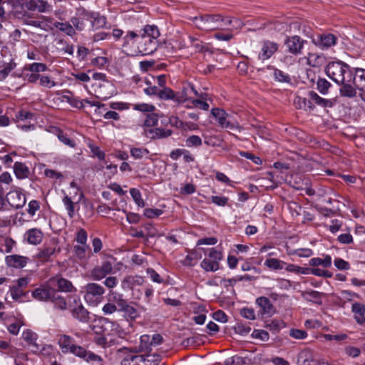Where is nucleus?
<instances>
[{"instance_id": "obj_1", "label": "nucleus", "mask_w": 365, "mask_h": 365, "mask_svg": "<svg viewBox=\"0 0 365 365\" xmlns=\"http://www.w3.org/2000/svg\"><path fill=\"white\" fill-rule=\"evenodd\" d=\"M159 37L156 26L146 25L138 31H128L123 37V48L132 56L152 54L158 48Z\"/></svg>"}, {"instance_id": "obj_2", "label": "nucleus", "mask_w": 365, "mask_h": 365, "mask_svg": "<svg viewBox=\"0 0 365 365\" xmlns=\"http://www.w3.org/2000/svg\"><path fill=\"white\" fill-rule=\"evenodd\" d=\"M133 304V302L124 299L122 294L111 291L108 302L102 308V312L105 315H110L117 312H123L124 317L128 320H134L139 317V312Z\"/></svg>"}, {"instance_id": "obj_3", "label": "nucleus", "mask_w": 365, "mask_h": 365, "mask_svg": "<svg viewBox=\"0 0 365 365\" xmlns=\"http://www.w3.org/2000/svg\"><path fill=\"white\" fill-rule=\"evenodd\" d=\"M58 344L63 354L71 353L92 365H103V359L101 356L76 345L74 339L68 335L59 336Z\"/></svg>"}, {"instance_id": "obj_4", "label": "nucleus", "mask_w": 365, "mask_h": 365, "mask_svg": "<svg viewBox=\"0 0 365 365\" xmlns=\"http://www.w3.org/2000/svg\"><path fill=\"white\" fill-rule=\"evenodd\" d=\"M327 75L336 83L352 82L353 73L349 65L342 61H333L327 64L325 68Z\"/></svg>"}, {"instance_id": "obj_5", "label": "nucleus", "mask_w": 365, "mask_h": 365, "mask_svg": "<svg viewBox=\"0 0 365 365\" xmlns=\"http://www.w3.org/2000/svg\"><path fill=\"white\" fill-rule=\"evenodd\" d=\"M223 16L219 14L205 15L194 19L195 26L204 31H212L224 27Z\"/></svg>"}, {"instance_id": "obj_6", "label": "nucleus", "mask_w": 365, "mask_h": 365, "mask_svg": "<svg viewBox=\"0 0 365 365\" xmlns=\"http://www.w3.org/2000/svg\"><path fill=\"white\" fill-rule=\"evenodd\" d=\"M83 289L84 299L88 304L96 307L102 302L105 293L103 286L92 282L87 284Z\"/></svg>"}, {"instance_id": "obj_7", "label": "nucleus", "mask_w": 365, "mask_h": 365, "mask_svg": "<svg viewBox=\"0 0 365 365\" xmlns=\"http://www.w3.org/2000/svg\"><path fill=\"white\" fill-rule=\"evenodd\" d=\"M73 302L70 303L72 317L83 323L88 322L90 319L89 312L83 307L78 297H72Z\"/></svg>"}, {"instance_id": "obj_8", "label": "nucleus", "mask_w": 365, "mask_h": 365, "mask_svg": "<svg viewBox=\"0 0 365 365\" xmlns=\"http://www.w3.org/2000/svg\"><path fill=\"white\" fill-rule=\"evenodd\" d=\"M6 202L12 207L19 209L24 206L26 202V198L22 193L21 188L14 187L6 195Z\"/></svg>"}, {"instance_id": "obj_9", "label": "nucleus", "mask_w": 365, "mask_h": 365, "mask_svg": "<svg viewBox=\"0 0 365 365\" xmlns=\"http://www.w3.org/2000/svg\"><path fill=\"white\" fill-rule=\"evenodd\" d=\"M337 38L331 34H318L312 39V43L321 49H327L336 43Z\"/></svg>"}, {"instance_id": "obj_10", "label": "nucleus", "mask_w": 365, "mask_h": 365, "mask_svg": "<svg viewBox=\"0 0 365 365\" xmlns=\"http://www.w3.org/2000/svg\"><path fill=\"white\" fill-rule=\"evenodd\" d=\"M211 114L217 120L218 124L223 128L234 129L236 128L235 122L229 119V115L225 111L220 108H212Z\"/></svg>"}, {"instance_id": "obj_11", "label": "nucleus", "mask_w": 365, "mask_h": 365, "mask_svg": "<svg viewBox=\"0 0 365 365\" xmlns=\"http://www.w3.org/2000/svg\"><path fill=\"white\" fill-rule=\"evenodd\" d=\"M304 42L306 41L302 40L299 36H292L285 40L284 44L290 53L299 55L302 53Z\"/></svg>"}, {"instance_id": "obj_12", "label": "nucleus", "mask_w": 365, "mask_h": 365, "mask_svg": "<svg viewBox=\"0 0 365 365\" xmlns=\"http://www.w3.org/2000/svg\"><path fill=\"white\" fill-rule=\"evenodd\" d=\"M113 265L108 262H104L100 266H96L91 272V277L94 280H101L106 275L112 273Z\"/></svg>"}, {"instance_id": "obj_13", "label": "nucleus", "mask_w": 365, "mask_h": 365, "mask_svg": "<svg viewBox=\"0 0 365 365\" xmlns=\"http://www.w3.org/2000/svg\"><path fill=\"white\" fill-rule=\"evenodd\" d=\"M50 283L52 285L56 286L58 288L57 291L59 292H72L76 291L71 282L63 277H53L50 279Z\"/></svg>"}, {"instance_id": "obj_14", "label": "nucleus", "mask_w": 365, "mask_h": 365, "mask_svg": "<svg viewBox=\"0 0 365 365\" xmlns=\"http://www.w3.org/2000/svg\"><path fill=\"white\" fill-rule=\"evenodd\" d=\"M307 96L310 98L313 105H317L322 108H332L336 101L335 99H326L322 98L317 93L312 91L308 93Z\"/></svg>"}, {"instance_id": "obj_15", "label": "nucleus", "mask_w": 365, "mask_h": 365, "mask_svg": "<svg viewBox=\"0 0 365 365\" xmlns=\"http://www.w3.org/2000/svg\"><path fill=\"white\" fill-rule=\"evenodd\" d=\"M278 49L276 43L272 41H264L262 47V51L259 53L258 58L262 61L269 58Z\"/></svg>"}, {"instance_id": "obj_16", "label": "nucleus", "mask_w": 365, "mask_h": 365, "mask_svg": "<svg viewBox=\"0 0 365 365\" xmlns=\"http://www.w3.org/2000/svg\"><path fill=\"white\" fill-rule=\"evenodd\" d=\"M22 338L26 341L32 352L36 353L41 351L40 346L36 343L38 336L36 333L27 329L23 332Z\"/></svg>"}, {"instance_id": "obj_17", "label": "nucleus", "mask_w": 365, "mask_h": 365, "mask_svg": "<svg viewBox=\"0 0 365 365\" xmlns=\"http://www.w3.org/2000/svg\"><path fill=\"white\" fill-rule=\"evenodd\" d=\"M172 133L173 132L171 130H165L160 128H157L155 129L145 128L144 130L145 135L152 140L169 137L172 135Z\"/></svg>"}, {"instance_id": "obj_18", "label": "nucleus", "mask_w": 365, "mask_h": 365, "mask_svg": "<svg viewBox=\"0 0 365 365\" xmlns=\"http://www.w3.org/2000/svg\"><path fill=\"white\" fill-rule=\"evenodd\" d=\"M5 260L9 267L14 268H23L26 265L29 258L18 255H13L6 256Z\"/></svg>"}, {"instance_id": "obj_19", "label": "nucleus", "mask_w": 365, "mask_h": 365, "mask_svg": "<svg viewBox=\"0 0 365 365\" xmlns=\"http://www.w3.org/2000/svg\"><path fill=\"white\" fill-rule=\"evenodd\" d=\"M85 19L91 21L93 29L103 28L106 24V17L101 16L98 13H86L85 14Z\"/></svg>"}, {"instance_id": "obj_20", "label": "nucleus", "mask_w": 365, "mask_h": 365, "mask_svg": "<svg viewBox=\"0 0 365 365\" xmlns=\"http://www.w3.org/2000/svg\"><path fill=\"white\" fill-rule=\"evenodd\" d=\"M26 7L31 11H37L43 13L49 9L50 6L43 0H29L26 3Z\"/></svg>"}, {"instance_id": "obj_21", "label": "nucleus", "mask_w": 365, "mask_h": 365, "mask_svg": "<svg viewBox=\"0 0 365 365\" xmlns=\"http://www.w3.org/2000/svg\"><path fill=\"white\" fill-rule=\"evenodd\" d=\"M257 304L260 307L263 314L271 316L274 313V309L270 300L265 297H260L256 299Z\"/></svg>"}, {"instance_id": "obj_22", "label": "nucleus", "mask_w": 365, "mask_h": 365, "mask_svg": "<svg viewBox=\"0 0 365 365\" xmlns=\"http://www.w3.org/2000/svg\"><path fill=\"white\" fill-rule=\"evenodd\" d=\"M24 238L31 245H38L43 240V233L39 229H30L25 233Z\"/></svg>"}, {"instance_id": "obj_23", "label": "nucleus", "mask_w": 365, "mask_h": 365, "mask_svg": "<svg viewBox=\"0 0 365 365\" xmlns=\"http://www.w3.org/2000/svg\"><path fill=\"white\" fill-rule=\"evenodd\" d=\"M49 302L53 304L55 309L61 311H64L67 309L66 299L59 294L57 290H53Z\"/></svg>"}, {"instance_id": "obj_24", "label": "nucleus", "mask_w": 365, "mask_h": 365, "mask_svg": "<svg viewBox=\"0 0 365 365\" xmlns=\"http://www.w3.org/2000/svg\"><path fill=\"white\" fill-rule=\"evenodd\" d=\"M53 289L48 287H41L34 289L31 294L32 297L38 301H49Z\"/></svg>"}, {"instance_id": "obj_25", "label": "nucleus", "mask_w": 365, "mask_h": 365, "mask_svg": "<svg viewBox=\"0 0 365 365\" xmlns=\"http://www.w3.org/2000/svg\"><path fill=\"white\" fill-rule=\"evenodd\" d=\"M351 311L358 324H362L365 322V306L363 304L354 303L351 306Z\"/></svg>"}, {"instance_id": "obj_26", "label": "nucleus", "mask_w": 365, "mask_h": 365, "mask_svg": "<svg viewBox=\"0 0 365 365\" xmlns=\"http://www.w3.org/2000/svg\"><path fill=\"white\" fill-rule=\"evenodd\" d=\"M143 279L142 277L138 276H128L125 277L122 282L121 287L124 290L131 289L135 286H138L142 284Z\"/></svg>"}, {"instance_id": "obj_27", "label": "nucleus", "mask_w": 365, "mask_h": 365, "mask_svg": "<svg viewBox=\"0 0 365 365\" xmlns=\"http://www.w3.org/2000/svg\"><path fill=\"white\" fill-rule=\"evenodd\" d=\"M302 297L308 301L312 302L317 304H322V297L323 293L315 290L305 291L302 293Z\"/></svg>"}, {"instance_id": "obj_28", "label": "nucleus", "mask_w": 365, "mask_h": 365, "mask_svg": "<svg viewBox=\"0 0 365 365\" xmlns=\"http://www.w3.org/2000/svg\"><path fill=\"white\" fill-rule=\"evenodd\" d=\"M294 103L296 107L299 109L312 110L314 108V105H313L308 96L307 98L297 96L295 98Z\"/></svg>"}, {"instance_id": "obj_29", "label": "nucleus", "mask_w": 365, "mask_h": 365, "mask_svg": "<svg viewBox=\"0 0 365 365\" xmlns=\"http://www.w3.org/2000/svg\"><path fill=\"white\" fill-rule=\"evenodd\" d=\"M15 175L19 179H24L29 177V170L28 167L22 163L16 162L14 165Z\"/></svg>"}, {"instance_id": "obj_30", "label": "nucleus", "mask_w": 365, "mask_h": 365, "mask_svg": "<svg viewBox=\"0 0 365 365\" xmlns=\"http://www.w3.org/2000/svg\"><path fill=\"white\" fill-rule=\"evenodd\" d=\"M352 82L356 88L365 86V69L359 68H356L354 76H353Z\"/></svg>"}, {"instance_id": "obj_31", "label": "nucleus", "mask_w": 365, "mask_h": 365, "mask_svg": "<svg viewBox=\"0 0 365 365\" xmlns=\"http://www.w3.org/2000/svg\"><path fill=\"white\" fill-rule=\"evenodd\" d=\"M351 82H344L340 83L342 86L339 89V93L341 96L354 98L356 95V89L351 85Z\"/></svg>"}, {"instance_id": "obj_32", "label": "nucleus", "mask_w": 365, "mask_h": 365, "mask_svg": "<svg viewBox=\"0 0 365 365\" xmlns=\"http://www.w3.org/2000/svg\"><path fill=\"white\" fill-rule=\"evenodd\" d=\"M56 252V245H46L36 255V257L48 260Z\"/></svg>"}, {"instance_id": "obj_33", "label": "nucleus", "mask_w": 365, "mask_h": 365, "mask_svg": "<svg viewBox=\"0 0 365 365\" xmlns=\"http://www.w3.org/2000/svg\"><path fill=\"white\" fill-rule=\"evenodd\" d=\"M309 264L313 267L322 266L329 267L331 265V257L330 255H326L324 259L319 257L312 258L309 260Z\"/></svg>"}, {"instance_id": "obj_34", "label": "nucleus", "mask_w": 365, "mask_h": 365, "mask_svg": "<svg viewBox=\"0 0 365 365\" xmlns=\"http://www.w3.org/2000/svg\"><path fill=\"white\" fill-rule=\"evenodd\" d=\"M54 26L60 30L61 31L64 32L68 36H73L75 35V30L71 24L67 22H55Z\"/></svg>"}, {"instance_id": "obj_35", "label": "nucleus", "mask_w": 365, "mask_h": 365, "mask_svg": "<svg viewBox=\"0 0 365 365\" xmlns=\"http://www.w3.org/2000/svg\"><path fill=\"white\" fill-rule=\"evenodd\" d=\"M200 267L205 272H216L220 268V264L217 262H213L211 259L205 258L200 264Z\"/></svg>"}, {"instance_id": "obj_36", "label": "nucleus", "mask_w": 365, "mask_h": 365, "mask_svg": "<svg viewBox=\"0 0 365 365\" xmlns=\"http://www.w3.org/2000/svg\"><path fill=\"white\" fill-rule=\"evenodd\" d=\"M140 363H145V359L143 358V356H128L123 359L121 365H140Z\"/></svg>"}, {"instance_id": "obj_37", "label": "nucleus", "mask_w": 365, "mask_h": 365, "mask_svg": "<svg viewBox=\"0 0 365 365\" xmlns=\"http://www.w3.org/2000/svg\"><path fill=\"white\" fill-rule=\"evenodd\" d=\"M140 344L138 349H135L134 352L150 351L151 345H150V336L148 335H143L140 339Z\"/></svg>"}, {"instance_id": "obj_38", "label": "nucleus", "mask_w": 365, "mask_h": 365, "mask_svg": "<svg viewBox=\"0 0 365 365\" xmlns=\"http://www.w3.org/2000/svg\"><path fill=\"white\" fill-rule=\"evenodd\" d=\"M189 87L188 84L184 86L180 92L175 93V102L178 103H182L187 101H189Z\"/></svg>"}, {"instance_id": "obj_39", "label": "nucleus", "mask_w": 365, "mask_h": 365, "mask_svg": "<svg viewBox=\"0 0 365 365\" xmlns=\"http://www.w3.org/2000/svg\"><path fill=\"white\" fill-rule=\"evenodd\" d=\"M56 45L58 50L63 51L64 53L69 55H73V46L68 43L65 40L62 38L56 39Z\"/></svg>"}, {"instance_id": "obj_40", "label": "nucleus", "mask_w": 365, "mask_h": 365, "mask_svg": "<svg viewBox=\"0 0 365 365\" xmlns=\"http://www.w3.org/2000/svg\"><path fill=\"white\" fill-rule=\"evenodd\" d=\"M158 97L162 100H173L175 102V93L168 87L160 89Z\"/></svg>"}, {"instance_id": "obj_41", "label": "nucleus", "mask_w": 365, "mask_h": 365, "mask_svg": "<svg viewBox=\"0 0 365 365\" xmlns=\"http://www.w3.org/2000/svg\"><path fill=\"white\" fill-rule=\"evenodd\" d=\"M149 154V150L144 148H132L130 149L131 156L135 159H142Z\"/></svg>"}, {"instance_id": "obj_42", "label": "nucleus", "mask_w": 365, "mask_h": 365, "mask_svg": "<svg viewBox=\"0 0 365 365\" xmlns=\"http://www.w3.org/2000/svg\"><path fill=\"white\" fill-rule=\"evenodd\" d=\"M223 23L224 27L221 29H227V27L229 26H231L233 29H238L240 28L242 25L241 21H240L238 19H231L230 17H223Z\"/></svg>"}, {"instance_id": "obj_43", "label": "nucleus", "mask_w": 365, "mask_h": 365, "mask_svg": "<svg viewBox=\"0 0 365 365\" xmlns=\"http://www.w3.org/2000/svg\"><path fill=\"white\" fill-rule=\"evenodd\" d=\"M73 250L76 257L80 259H83L86 257V252L90 251V247L88 245H76L73 247Z\"/></svg>"}, {"instance_id": "obj_44", "label": "nucleus", "mask_w": 365, "mask_h": 365, "mask_svg": "<svg viewBox=\"0 0 365 365\" xmlns=\"http://www.w3.org/2000/svg\"><path fill=\"white\" fill-rule=\"evenodd\" d=\"M285 263L276 258H270L265 261L264 264L270 269H283V264Z\"/></svg>"}, {"instance_id": "obj_45", "label": "nucleus", "mask_w": 365, "mask_h": 365, "mask_svg": "<svg viewBox=\"0 0 365 365\" xmlns=\"http://www.w3.org/2000/svg\"><path fill=\"white\" fill-rule=\"evenodd\" d=\"M130 193L132 196L133 200L137 204L138 206L143 207H145V202L141 197L140 192L136 188L130 189Z\"/></svg>"}, {"instance_id": "obj_46", "label": "nucleus", "mask_w": 365, "mask_h": 365, "mask_svg": "<svg viewBox=\"0 0 365 365\" xmlns=\"http://www.w3.org/2000/svg\"><path fill=\"white\" fill-rule=\"evenodd\" d=\"M134 110L143 112V113H153L155 110V107L153 105L148 103H137L133 106Z\"/></svg>"}, {"instance_id": "obj_47", "label": "nucleus", "mask_w": 365, "mask_h": 365, "mask_svg": "<svg viewBox=\"0 0 365 365\" xmlns=\"http://www.w3.org/2000/svg\"><path fill=\"white\" fill-rule=\"evenodd\" d=\"M58 138L61 142L63 144L71 147L74 148L76 146L75 142L71 140L67 134L64 133L62 130H58L57 133Z\"/></svg>"}, {"instance_id": "obj_48", "label": "nucleus", "mask_w": 365, "mask_h": 365, "mask_svg": "<svg viewBox=\"0 0 365 365\" xmlns=\"http://www.w3.org/2000/svg\"><path fill=\"white\" fill-rule=\"evenodd\" d=\"M330 86L331 83L324 78H319L317 82V89L322 94H327Z\"/></svg>"}, {"instance_id": "obj_49", "label": "nucleus", "mask_w": 365, "mask_h": 365, "mask_svg": "<svg viewBox=\"0 0 365 365\" xmlns=\"http://www.w3.org/2000/svg\"><path fill=\"white\" fill-rule=\"evenodd\" d=\"M202 143V139L195 135L189 136L185 140V145L187 147H200Z\"/></svg>"}, {"instance_id": "obj_50", "label": "nucleus", "mask_w": 365, "mask_h": 365, "mask_svg": "<svg viewBox=\"0 0 365 365\" xmlns=\"http://www.w3.org/2000/svg\"><path fill=\"white\" fill-rule=\"evenodd\" d=\"M63 202L68 211V216L70 217H73L75 212L73 202L71 200L70 197L65 195L63 198Z\"/></svg>"}, {"instance_id": "obj_51", "label": "nucleus", "mask_w": 365, "mask_h": 365, "mask_svg": "<svg viewBox=\"0 0 365 365\" xmlns=\"http://www.w3.org/2000/svg\"><path fill=\"white\" fill-rule=\"evenodd\" d=\"M16 63L9 62L4 65V68L0 69V81L4 80L9 73L15 68Z\"/></svg>"}, {"instance_id": "obj_52", "label": "nucleus", "mask_w": 365, "mask_h": 365, "mask_svg": "<svg viewBox=\"0 0 365 365\" xmlns=\"http://www.w3.org/2000/svg\"><path fill=\"white\" fill-rule=\"evenodd\" d=\"M274 76L276 81L281 83H289L290 81L288 74L277 68L274 69Z\"/></svg>"}, {"instance_id": "obj_53", "label": "nucleus", "mask_w": 365, "mask_h": 365, "mask_svg": "<svg viewBox=\"0 0 365 365\" xmlns=\"http://www.w3.org/2000/svg\"><path fill=\"white\" fill-rule=\"evenodd\" d=\"M145 362H149L150 365H158L161 361V356L157 354L142 355Z\"/></svg>"}, {"instance_id": "obj_54", "label": "nucleus", "mask_w": 365, "mask_h": 365, "mask_svg": "<svg viewBox=\"0 0 365 365\" xmlns=\"http://www.w3.org/2000/svg\"><path fill=\"white\" fill-rule=\"evenodd\" d=\"M158 116L155 113H149L147 115L146 119L145 120L144 125L145 127H153L158 124Z\"/></svg>"}, {"instance_id": "obj_55", "label": "nucleus", "mask_w": 365, "mask_h": 365, "mask_svg": "<svg viewBox=\"0 0 365 365\" xmlns=\"http://www.w3.org/2000/svg\"><path fill=\"white\" fill-rule=\"evenodd\" d=\"M345 354L352 358L358 357L361 354V349L358 347L347 346L344 348Z\"/></svg>"}, {"instance_id": "obj_56", "label": "nucleus", "mask_w": 365, "mask_h": 365, "mask_svg": "<svg viewBox=\"0 0 365 365\" xmlns=\"http://www.w3.org/2000/svg\"><path fill=\"white\" fill-rule=\"evenodd\" d=\"M286 269L289 272H293L303 274H309V272H310L309 268L301 267L296 266L294 264H289Z\"/></svg>"}, {"instance_id": "obj_57", "label": "nucleus", "mask_w": 365, "mask_h": 365, "mask_svg": "<svg viewBox=\"0 0 365 365\" xmlns=\"http://www.w3.org/2000/svg\"><path fill=\"white\" fill-rule=\"evenodd\" d=\"M76 240L78 243L82 245H87V232L84 229L81 228L78 231V232L76 233Z\"/></svg>"}, {"instance_id": "obj_58", "label": "nucleus", "mask_w": 365, "mask_h": 365, "mask_svg": "<svg viewBox=\"0 0 365 365\" xmlns=\"http://www.w3.org/2000/svg\"><path fill=\"white\" fill-rule=\"evenodd\" d=\"M334 263L335 267L339 270H348L350 269L349 263L341 258H336Z\"/></svg>"}, {"instance_id": "obj_59", "label": "nucleus", "mask_w": 365, "mask_h": 365, "mask_svg": "<svg viewBox=\"0 0 365 365\" xmlns=\"http://www.w3.org/2000/svg\"><path fill=\"white\" fill-rule=\"evenodd\" d=\"M10 292L11 297L14 300H19L21 297L25 296L26 293L21 289V288L17 287L16 286L11 287L10 288Z\"/></svg>"}, {"instance_id": "obj_60", "label": "nucleus", "mask_w": 365, "mask_h": 365, "mask_svg": "<svg viewBox=\"0 0 365 365\" xmlns=\"http://www.w3.org/2000/svg\"><path fill=\"white\" fill-rule=\"evenodd\" d=\"M289 335L294 339H302L307 336V333L302 329H292L289 331Z\"/></svg>"}, {"instance_id": "obj_61", "label": "nucleus", "mask_w": 365, "mask_h": 365, "mask_svg": "<svg viewBox=\"0 0 365 365\" xmlns=\"http://www.w3.org/2000/svg\"><path fill=\"white\" fill-rule=\"evenodd\" d=\"M163 214V210L160 209L147 208L144 210V215L148 218H154Z\"/></svg>"}, {"instance_id": "obj_62", "label": "nucleus", "mask_w": 365, "mask_h": 365, "mask_svg": "<svg viewBox=\"0 0 365 365\" xmlns=\"http://www.w3.org/2000/svg\"><path fill=\"white\" fill-rule=\"evenodd\" d=\"M240 315L250 320H254L255 319V314L253 309L245 307L240 310Z\"/></svg>"}, {"instance_id": "obj_63", "label": "nucleus", "mask_w": 365, "mask_h": 365, "mask_svg": "<svg viewBox=\"0 0 365 365\" xmlns=\"http://www.w3.org/2000/svg\"><path fill=\"white\" fill-rule=\"evenodd\" d=\"M47 68L46 64L42 63H34L29 66V70L33 73H38L40 71H45Z\"/></svg>"}, {"instance_id": "obj_64", "label": "nucleus", "mask_w": 365, "mask_h": 365, "mask_svg": "<svg viewBox=\"0 0 365 365\" xmlns=\"http://www.w3.org/2000/svg\"><path fill=\"white\" fill-rule=\"evenodd\" d=\"M243 359L237 355L228 358L225 361V365H242Z\"/></svg>"}]
</instances>
